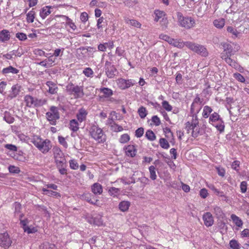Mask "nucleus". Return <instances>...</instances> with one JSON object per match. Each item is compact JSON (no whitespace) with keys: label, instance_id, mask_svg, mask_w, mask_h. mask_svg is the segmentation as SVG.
I'll use <instances>...</instances> for the list:
<instances>
[{"label":"nucleus","instance_id":"nucleus-1","mask_svg":"<svg viewBox=\"0 0 249 249\" xmlns=\"http://www.w3.org/2000/svg\"><path fill=\"white\" fill-rule=\"evenodd\" d=\"M185 129L188 134H191L194 138L197 137L200 134V128L199 125V121L197 115L194 114L191 121H189L185 124Z\"/></svg>","mask_w":249,"mask_h":249},{"label":"nucleus","instance_id":"nucleus-2","mask_svg":"<svg viewBox=\"0 0 249 249\" xmlns=\"http://www.w3.org/2000/svg\"><path fill=\"white\" fill-rule=\"evenodd\" d=\"M31 142L43 154L48 152L52 148L51 142L49 140H43L38 136H34L31 140Z\"/></svg>","mask_w":249,"mask_h":249},{"label":"nucleus","instance_id":"nucleus-3","mask_svg":"<svg viewBox=\"0 0 249 249\" xmlns=\"http://www.w3.org/2000/svg\"><path fill=\"white\" fill-rule=\"evenodd\" d=\"M89 133L91 137L98 143H104L106 140V135L103 130L96 124H91Z\"/></svg>","mask_w":249,"mask_h":249},{"label":"nucleus","instance_id":"nucleus-4","mask_svg":"<svg viewBox=\"0 0 249 249\" xmlns=\"http://www.w3.org/2000/svg\"><path fill=\"white\" fill-rule=\"evenodd\" d=\"M66 91L69 95L72 96L74 99L81 98L84 95L83 87L75 85L71 82L66 86Z\"/></svg>","mask_w":249,"mask_h":249},{"label":"nucleus","instance_id":"nucleus-5","mask_svg":"<svg viewBox=\"0 0 249 249\" xmlns=\"http://www.w3.org/2000/svg\"><path fill=\"white\" fill-rule=\"evenodd\" d=\"M177 19L178 24L182 27L186 29H190L195 27L196 21L195 19L190 17H184L180 12L177 13Z\"/></svg>","mask_w":249,"mask_h":249},{"label":"nucleus","instance_id":"nucleus-6","mask_svg":"<svg viewBox=\"0 0 249 249\" xmlns=\"http://www.w3.org/2000/svg\"><path fill=\"white\" fill-rule=\"evenodd\" d=\"M209 123L214 126L220 133L224 131V122L218 113L214 112L209 118Z\"/></svg>","mask_w":249,"mask_h":249},{"label":"nucleus","instance_id":"nucleus-7","mask_svg":"<svg viewBox=\"0 0 249 249\" xmlns=\"http://www.w3.org/2000/svg\"><path fill=\"white\" fill-rule=\"evenodd\" d=\"M186 47L193 52L203 57L208 55L207 49L203 45L194 42L186 41Z\"/></svg>","mask_w":249,"mask_h":249},{"label":"nucleus","instance_id":"nucleus-8","mask_svg":"<svg viewBox=\"0 0 249 249\" xmlns=\"http://www.w3.org/2000/svg\"><path fill=\"white\" fill-rule=\"evenodd\" d=\"M26 106L29 107H40L45 104V100H38L31 95H27L24 97Z\"/></svg>","mask_w":249,"mask_h":249},{"label":"nucleus","instance_id":"nucleus-9","mask_svg":"<svg viewBox=\"0 0 249 249\" xmlns=\"http://www.w3.org/2000/svg\"><path fill=\"white\" fill-rule=\"evenodd\" d=\"M46 117L52 125H55L56 120L59 118V114L56 107H51L50 111L46 114Z\"/></svg>","mask_w":249,"mask_h":249},{"label":"nucleus","instance_id":"nucleus-10","mask_svg":"<svg viewBox=\"0 0 249 249\" xmlns=\"http://www.w3.org/2000/svg\"><path fill=\"white\" fill-rule=\"evenodd\" d=\"M224 50L223 52L221 54H231L233 55L239 49L238 45L234 43H228L227 42H222L221 43Z\"/></svg>","mask_w":249,"mask_h":249},{"label":"nucleus","instance_id":"nucleus-11","mask_svg":"<svg viewBox=\"0 0 249 249\" xmlns=\"http://www.w3.org/2000/svg\"><path fill=\"white\" fill-rule=\"evenodd\" d=\"M53 155L57 166H61L62 165H65L66 160L62 151L59 148H54L53 149Z\"/></svg>","mask_w":249,"mask_h":249},{"label":"nucleus","instance_id":"nucleus-12","mask_svg":"<svg viewBox=\"0 0 249 249\" xmlns=\"http://www.w3.org/2000/svg\"><path fill=\"white\" fill-rule=\"evenodd\" d=\"M136 84V81L133 79H124L122 78H119L117 80V84L118 87L123 90L126 89Z\"/></svg>","mask_w":249,"mask_h":249},{"label":"nucleus","instance_id":"nucleus-13","mask_svg":"<svg viewBox=\"0 0 249 249\" xmlns=\"http://www.w3.org/2000/svg\"><path fill=\"white\" fill-rule=\"evenodd\" d=\"M12 244V241L7 233L0 234V245L4 249L8 248Z\"/></svg>","mask_w":249,"mask_h":249},{"label":"nucleus","instance_id":"nucleus-14","mask_svg":"<svg viewBox=\"0 0 249 249\" xmlns=\"http://www.w3.org/2000/svg\"><path fill=\"white\" fill-rule=\"evenodd\" d=\"M21 86L19 84L13 85L7 95V99L12 100L17 97L21 91Z\"/></svg>","mask_w":249,"mask_h":249},{"label":"nucleus","instance_id":"nucleus-15","mask_svg":"<svg viewBox=\"0 0 249 249\" xmlns=\"http://www.w3.org/2000/svg\"><path fill=\"white\" fill-rule=\"evenodd\" d=\"M106 72L108 78H112L115 75L117 71L116 69L111 62L107 61L105 63Z\"/></svg>","mask_w":249,"mask_h":249},{"label":"nucleus","instance_id":"nucleus-16","mask_svg":"<svg viewBox=\"0 0 249 249\" xmlns=\"http://www.w3.org/2000/svg\"><path fill=\"white\" fill-rule=\"evenodd\" d=\"M232 55L231 54H221V58L224 60L230 66L234 68H237L238 67V64L236 63V61L231 58Z\"/></svg>","mask_w":249,"mask_h":249},{"label":"nucleus","instance_id":"nucleus-17","mask_svg":"<svg viewBox=\"0 0 249 249\" xmlns=\"http://www.w3.org/2000/svg\"><path fill=\"white\" fill-rule=\"evenodd\" d=\"M125 155L129 157L133 158L136 155L137 150L133 145L125 146L124 148Z\"/></svg>","mask_w":249,"mask_h":249},{"label":"nucleus","instance_id":"nucleus-18","mask_svg":"<svg viewBox=\"0 0 249 249\" xmlns=\"http://www.w3.org/2000/svg\"><path fill=\"white\" fill-rule=\"evenodd\" d=\"M203 219L207 227L211 226L213 223V217L210 213H205L203 216Z\"/></svg>","mask_w":249,"mask_h":249},{"label":"nucleus","instance_id":"nucleus-19","mask_svg":"<svg viewBox=\"0 0 249 249\" xmlns=\"http://www.w3.org/2000/svg\"><path fill=\"white\" fill-rule=\"evenodd\" d=\"M87 114L88 112L86 109L83 108H80L76 114V117L78 121L81 123L86 120Z\"/></svg>","mask_w":249,"mask_h":249},{"label":"nucleus","instance_id":"nucleus-20","mask_svg":"<svg viewBox=\"0 0 249 249\" xmlns=\"http://www.w3.org/2000/svg\"><path fill=\"white\" fill-rule=\"evenodd\" d=\"M46 85L49 88L48 91L51 94H54L57 93L58 87L56 84L52 81H48L46 82Z\"/></svg>","mask_w":249,"mask_h":249},{"label":"nucleus","instance_id":"nucleus-21","mask_svg":"<svg viewBox=\"0 0 249 249\" xmlns=\"http://www.w3.org/2000/svg\"><path fill=\"white\" fill-rule=\"evenodd\" d=\"M10 38V34L7 30H2L0 32V41L5 42L8 41Z\"/></svg>","mask_w":249,"mask_h":249},{"label":"nucleus","instance_id":"nucleus-22","mask_svg":"<svg viewBox=\"0 0 249 249\" xmlns=\"http://www.w3.org/2000/svg\"><path fill=\"white\" fill-rule=\"evenodd\" d=\"M91 191L95 195H101L103 192V188L100 184L95 183L91 186Z\"/></svg>","mask_w":249,"mask_h":249},{"label":"nucleus","instance_id":"nucleus-23","mask_svg":"<svg viewBox=\"0 0 249 249\" xmlns=\"http://www.w3.org/2000/svg\"><path fill=\"white\" fill-rule=\"evenodd\" d=\"M130 206V203L128 201H122L119 204V210L123 212L128 211Z\"/></svg>","mask_w":249,"mask_h":249},{"label":"nucleus","instance_id":"nucleus-24","mask_svg":"<svg viewBox=\"0 0 249 249\" xmlns=\"http://www.w3.org/2000/svg\"><path fill=\"white\" fill-rule=\"evenodd\" d=\"M170 44L178 48L181 49L184 46H186V42H183L181 39H175L173 38L172 43Z\"/></svg>","mask_w":249,"mask_h":249},{"label":"nucleus","instance_id":"nucleus-25","mask_svg":"<svg viewBox=\"0 0 249 249\" xmlns=\"http://www.w3.org/2000/svg\"><path fill=\"white\" fill-rule=\"evenodd\" d=\"M63 18V20H66V25H69L73 31H75L77 27L72 20L67 16H60Z\"/></svg>","mask_w":249,"mask_h":249},{"label":"nucleus","instance_id":"nucleus-26","mask_svg":"<svg viewBox=\"0 0 249 249\" xmlns=\"http://www.w3.org/2000/svg\"><path fill=\"white\" fill-rule=\"evenodd\" d=\"M124 20L126 24L134 27L140 28L141 26V24L140 23V22L133 19H130L128 18L125 17L124 18Z\"/></svg>","mask_w":249,"mask_h":249},{"label":"nucleus","instance_id":"nucleus-27","mask_svg":"<svg viewBox=\"0 0 249 249\" xmlns=\"http://www.w3.org/2000/svg\"><path fill=\"white\" fill-rule=\"evenodd\" d=\"M60 16H65L64 15H56L54 16V17L52 19L55 20L57 22H56L54 24V26L55 28H60V26H58L59 25H62L64 23L65 21L66 22V20H63V18L60 17Z\"/></svg>","mask_w":249,"mask_h":249},{"label":"nucleus","instance_id":"nucleus-28","mask_svg":"<svg viewBox=\"0 0 249 249\" xmlns=\"http://www.w3.org/2000/svg\"><path fill=\"white\" fill-rule=\"evenodd\" d=\"M213 111V109L211 107L208 106H205L203 107V112H202V117L204 118H208L210 117L211 114V113Z\"/></svg>","mask_w":249,"mask_h":249},{"label":"nucleus","instance_id":"nucleus-29","mask_svg":"<svg viewBox=\"0 0 249 249\" xmlns=\"http://www.w3.org/2000/svg\"><path fill=\"white\" fill-rule=\"evenodd\" d=\"M231 218L236 226L238 227H241L242 226L243 224L242 220L236 215L232 214L231 215Z\"/></svg>","mask_w":249,"mask_h":249},{"label":"nucleus","instance_id":"nucleus-30","mask_svg":"<svg viewBox=\"0 0 249 249\" xmlns=\"http://www.w3.org/2000/svg\"><path fill=\"white\" fill-rule=\"evenodd\" d=\"M227 31L228 33L230 34L232 38L237 37L239 34V32L232 26H228L227 27Z\"/></svg>","mask_w":249,"mask_h":249},{"label":"nucleus","instance_id":"nucleus-31","mask_svg":"<svg viewBox=\"0 0 249 249\" xmlns=\"http://www.w3.org/2000/svg\"><path fill=\"white\" fill-rule=\"evenodd\" d=\"M69 125L70 129L73 132H76L79 129V124L75 119L70 121Z\"/></svg>","mask_w":249,"mask_h":249},{"label":"nucleus","instance_id":"nucleus-32","mask_svg":"<svg viewBox=\"0 0 249 249\" xmlns=\"http://www.w3.org/2000/svg\"><path fill=\"white\" fill-rule=\"evenodd\" d=\"M2 71L3 74H7L9 73L17 74L18 73L19 70L10 66L7 68H4Z\"/></svg>","mask_w":249,"mask_h":249},{"label":"nucleus","instance_id":"nucleus-33","mask_svg":"<svg viewBox=\"0 0 249 249\" xmlns=\"http://www.w3.org/2000/svg\"><path fill=\"white\" fill-rule=\"evenodd\" d=\"M51 13L50 8L49 6H46L41 10L40 16L43 19H44L47 16L50 15Z\"/></svg>","mask_w":249,"mask_h":249},{"label":"nucleus","instance_id":"nucleus-34","mask_svg":"<svg viewBox=\"0 0 249 249\" xmlns=\"http://www.w3.org/2000/svg\"><path fill=\"white\" fill-rule=\"evenodd\" d=\"M154 14L155 15L154 21L156 22H158L160 18L165 16V13L164 11L159 10H155L154 11Z\"/></svg>","mask_w":249,"mask_h":249},{"label":"nucleus","instance_id":"nucleus-35","mask_svg":"<svg viewBox=\"0 0 249 249\" xmlns=\"http://www.w3.org/2000/svg\"><path fill=\"white\" fill-rule=\"evenodd\" d=\"M213 24L217 28H222L225 25V20L223 18L215 19L213 21Z\"/></svg>","mask_w":249,"mask_h":249},{"label":"nucleus","instance_id":"nucleus-36","mask_svg":"<svg viewBox=\"0 0 249 249\" xmlns=\"http://www.w3.org/2000/svg\"><path fill=\"white\" fill-rule=\"evenodd\" d=\"M101 92L103 93L106 97H109L113 94V91L107 88H103L100 89Z\"/></svg>","mask_w":249,"mask_h":249},{"label":"nucleus","instance_id":"nucleus-37","mask_svg":"<svg viewBox=\"0 0 249 249\" xmlns=\"http://www.w3.org/2000/svg\"><path fill=\"white\" fill-rule=\"evenodd\" d=\"M14 207H15V212L14 214L15 216H18L19 217V214H21L20 213V210L21 208V205L20 203L18 202L14 203Z\"/></svg>","mask_w":249,"mask_h":249},{"label":"nucleus","instance_id":"nucleus-38","mask_svg":"<svg viewBox=\"0 0 249 249\" xmlns=\"http://www.w3.org/2000/svg\"><path fill=\"white\" fill-rule=\"evenodd\" d=\"M35 12L32 10L29 11L27 14V21L28 23H32L34 22L35 18Z\"/></svg>","mask_w":249,"mask_h":249},{"label":"nucleus","instance_id":"nucleus-39","mask_svg":"<svg viewBox=\"0 0 249 249\" xmlns=\"http://www.w3.org/2000/svg\"><path fill=\"white\" fill-rule=\"evenodd\" d=\"M160 146L164 149H168L169 148V144L168 141L164 138H160L159 140Z\"/></svg>","mask_w":249,"mask_h":249},{"label":"nucleus","instance_id":"nucleus-40","mask_svg":"<svg viewBox=\"0 0 249 249\" xmlns=\"http://www.w3.org/2000/svg\"><path fill=\"white\" fill-rule=\"evenodd\" d=\"M149 170L150 174V178L153 180H155L157 178V175H156V168H155V166H154L153 165L150 166L149 167Z\"/></svg>","mask_w":249,"mask_h":249},{"label":"nucleus","instance_id":"nucleus-41","mask_svg":"<svg viewBox=\"0 0 249 249\" xmlns=\"http://www.w3.org/2000/svg\"><path fill=\"white\" fill-rule=\"evenodd\" d=\"M3 119L8 124L13 123L14 121V118L12 117L10 114L8 112H5Z\"/></svg>","mask_w":249,"mask_h":249},{"label":"nucleus","instance_id":"nucleus-42","mask_svg":"<svg viewBox=\"0 0 249 249\" xmlns=\"http://www.w3.org/2000/svg\"><path fill=\"white\" fill-rule=\"evenodd\" d=\"M145 137L148 140L153 141L156 139V136L154 133L151 130H148L145 133Z\"/></svg>","mask_w":249,"mask_h":249},{"label":"nucleus","instance_id":"nucleus-43","mask_svg":"<svg viewBox=\"0 0 249 249\" xmlns=\"http://www.w3.org/2000/svg\"><path fill=\"white\" fill-rule=\"evenodd\" d=\"M231 248L232 249H240V245L238 242L234 239H232L230 241L229 243Z\"/></svg>","mask_w":249,"mask_h":249},{"label":"nucleus","instance_id":"nucleus-44","mask_svg":"<svg viewBox=\"0 0 249 249\" xmlns=\"http://www.w3.org/2000/svg\"><path fill=\"white\" fill-rule=\"evenodd\" d=\"M91 194H84L82 196V198L83 199H85L89 203L92 204H95L96 202L98 201L97 199H94V200H92L91 198Z\"/></svg>","mask_w":249,"mask_h":249},{"label":"nucleus","instance_id":"nucleus-45","mask_svg":"<svg viewBox=\"0 0 249 249\" xmlns=\"http://www.w3.org/2000/svg\"><path fill=\"white\" fill-rule=\"evenodd\" d=\"M138 112L142 119L144 118L147 114L145 107L142 106L139 108Z\"/></svg>","mask_w":249,"mask_h":249},{"label":"nucleus","instance_id":"nucleus-46","mask_svg":"<svg viewBox=\"0 0 249 249\" xmlns=\"http://www.w3.org/2000/svg\"><path fill=\"white\" fill-rule=\"evenodd\" d=\"M40 249H55V246L53 244L48 242L44 243L40 246Z\"/></svg>","mask_w":249,"mask_h":249},{"label":"nucleus","instance_id":"nucleus-47","mask_svg":"<svg viewBox=\"0 0 249 249\" xmlns=\"http://www.w3.org/2000/svg\"><path fill=\"white\" fill-rule=\"evenodd\" d=\"M24 232H27V233H34L37 232V230L36 228L33 226H26L23 229Z\"/></svg>","mask_w":249,"mask_h":249},{"label":"nucleus","instance_id":"nucleus-48","mask_svg":"<svg viewBox=\"0 0 249 249\" xmlns=\"http://www.w3.org/2000/svg\"><path fill=\"white\" fill-rule=\"evenodd\" d=\"M83 73L88 77H92L93 75V71L90 68H86L83 71Z\"/></svg>","mask_w":249,"mask_h":249},{"label":"nucleus","instance_id":"nucleus-49","mask_svg":"<svg viewBox=\"0 0 249 249\" xmlns=\"http://www.w3.org/2000/svg\"><path fill=\"white\" fill-rule=\"evenodd\" d=\"M23 216V214H20L19 219L20 220V224L23 229L25 228V227L27 226V224L28 223L29 221L27 219H22Z\"/></svg>","mask_w":249,"mask_h":249},{"label":"nucleus","instance_id":"nucleus-50","mask_svg":"<svg viewBox=\"0 0 249 249\" xmlns=\"http://www.w3.org/2000/svg\"><path fill=\"white\" fill-rule=\"evenodd\" d=\"M130 140V137L127 134H124L121 135L119 142L122 143H124L127 142Z\"/></svg>","mask_w":249,"mask_h":249},{"label":"nucleus","instance_id":"nucleus-51","mask_svg":"<svg viewBox=\"0 0 249 249\" xmlns=\"http://www.w3.org/2000/svg\"><path fill=\"white\" fill-rule=\"evenodd\" d=\"M159 38L161 39H162L163 40H165L167 42H168L170 44L172 43V41L173 39V38L170 37L169 36H168L167 35L165 34H161L159 36Z\"/></svg>","mask_w":249,"mask_h":249},{"label":"nucleus","instance_id":"nucleus-52","mask_svg":"<svg viewBox=\"0 0 249 249\" xmlns=\"http://www.w3.org/2000/svg\"><path fill=\"white\" fill-rule=\"evenodd\" d=\"M111 130L115 132H120L123 130L122 126L119 125L115 123L111 124Z\"/></svg>","mask_w":249,"mask_h":249},{"label":"nucleus","instance_id":"nucleus-53","mask_svg":"<svg viewBox=\"0 0 249 249\" xmlns=\"http://www.w3.org/2000/svg\"><path fill=\"white\" fill-rule=\"evenodd\" d=\"M8 170L11 173L18 174L20 172L19 168L14 165H10Z\"/></svg>","mask_w":249,"mask_h":249},{"label":"nucleus","instance_id":"nucleus-54","mask_svg":"<svg viewBox=\"0 0 249 249\" xmlns=\"http://www.w3.org/2000/svg\"><path fill=\"white\" fill-rule=\"evenodd\" d=\"M162 106L167 111H170L172 109V107L166 101L162 102Z\"/></svg>","mask_w":249,"mask_h":249},{"label":"nucleus","instance_id":"nucleus-55","mask_svg":"<svg viewBox=\"0 0 249 249\" xmlns=\"http://www.w3.org/2000/svg\"><path fill=\"white\" fill-rule=\"evenodd\" d=\"M240 188L242 193H246L247 190V182L245 181H242L240 185Z\"/></svg>","mask_w":249,"mask_h":249},{"label":"nucleus","instance_id":"nucleus-56","mask_svg":"<svg viewBox=\"0 0 249 249\" xmlns=\"http://www.w3.org/2000/svg\"><path fill=\"white\" fill-rule=\"evenodd\" d=\"M119 192V189L115 187H111L109 189L108 192L110 196H115Z\"/></svg>","mask_w":249,"mask_h":249},{"label":"nucleus","instance_id":"nucleus-57","mask_svg":"<svg viewBox=\"0 0 249 249\" xmlns=\"http://www.w3.org/2000/svg\"><path fill=\"white\" fill-rule=\"evenodd\" d=\"M70 166L71 169L73 170H76L78 168V164L77 162L74 160H70Z\"/></svg>","mask_w":249,"mask_h":249},{"label":"nucleus","instance_id":"nucleus-58","mask_svg":"<svg viewBox=\"0 0 249 249\" xmlns=\"http://www.w3.org/2000/svg\"><path fill=\"white\" fill-rule=\"evenodd\" d=\"M58 140L59 141V142L63 145L65 148L68 147V143L65 140V138H64L62 136H58Z\"/></svg>","mask_w":249,"mask_h":249},{"label":"nucleus","instance_id":"nucleus-59","mask_svg":"<svg viewBox=\"0 0 249 249\" xmlns=\"http://www.w3.org/2000/svg\"><path fill=\"white\" fill-rule=\"evenodd\" d=\"M199 195L202 198H206L208 196L207 190L205 188L201 189L199 191Z\"/></svg>","mask_w":249,"mask_h":249},{"label":"nucleus","instance_id":"nucleus-60","mask_svg":"<svg viewBox=\"0 0 249 249\" xmlns=\"http://www.w3.org/2000/svg\"><path fill=\"white\" fill-rule=\"evenodd\" d=\"M213 210H214V213H215V214L216 215H217V216H222L223 213L222 211V209L219 207L215 206L213 208Z\"/></svg>","mask_w":249,"mask_h":249},{"label":"nucleus","instance_id":"nucleus-61","mask_svg":"<svg viewBox=\"0 0 249 249\" xmlns=\"http://www.w3.org/2000/svg\"><path fill=\"white\" fill-rule=\"evenodd\" d=\"M16 36L20 40L23 41L27 39V36L23 33H18Z\"/></svg>","mask_w":249,"mask_h":249},{"label":"nucleus","instance_id":"nucleus-62","mask_svg":"<svg viewBox=\"0 0 249 249\" xmlns=\"http://www.w3.org/2000/svg\"><path fill=\"white\" fill-rule=\"evenodd\" d=\"M143 132H144L143 128L142 127H140L136 130L135 136L137 138H140L143 135Z\"/></svg>","mask_w":249,"mask_h":249},{"label":"nucleus","instance_id":"nucleus-63","mask_svg":"<svg viewBox=\"0 0 249 249\" xmlns=\"http://www.w3.org/2000/svg\"><path fill=\"white\" fill-rule=\"evenodd\" d=\"M234 77L236 78V80L238 81L241 82H244L245 81V79L244 77V76L241 75L239 73H236L234 74Z\"/></svg>","mask_w":249,"mask_h":249},{"label":"nucleus","instance_id":"nucleus-64","mask_svg":"<svg viewBox=\"0 0 249 249\" xmlns=\"http://www.w3.org/2000/svg\"><path fill=\"white\" fill-rule=\"evenodd\" d=\"M151 120L156 126H159L160 124V118L156 115L153 116Z\"/></svg>","mask_w":249,"mask_h":249}]
</instances>
